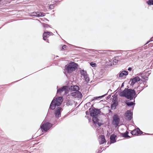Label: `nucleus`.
I'll return each instance as SVG.
<instances>
[{"label": "nucleus", "mask_w": 153, "mask_h": 153, "mask_svg": "<svg viewBox=\"0 0 153 153\" xmlns=\"http://www.w3.org/2000/svg\"><path fill=\"white\" fill-rule=\"evenodd\" d=\"M135 94V91L134 90L125 89L123 91L120 92L119 95L121 97H124L131 100L133 99Z\"/></svg>", "instance_id": "f257e3e1"}, {"label": "nucleus", "mask_w": 153, "mask_h": 153, "mask_svg": "<svg viewBox=\"0 0 153 153\" xmlns=\"http://www.w3.org/2000/svg\"><path fill=\"white\" fill-rule=\"evenodd\" d=\"M63 101L62 98V97H59L56 100L54 99L52 101L51 103L50 106V108L53 110L54 109L56 106L59 105L62 103Z\"/></svg>", "instance_id": "f03ea898"}, {"label": "nucleus", "mask_w": 153, "mask_h": 153, "mask_svg": "<svg viewBox=\"0 0 153 153\" xmlns=\"http://www.w3.org/2000/svg\"><path fill=\"white\" fill-rule=\"evenodd\" d=\"M78 66L77 64L74 62H71L68 65L65 66V69L68 73H71L74 71Z\"/></svg>", "instance_id": "7ed1b4c3"}, {"label": "nucleus", "mask_w": 153, "mask_h": 153, "mask_svg": "<svg viewBox=\"0 0 153 153\" xmlns=\"http://www.w3.org/2000/svg\"><path fill=\"white\" fill-rule=\"evenodd\" d=\"M69 88L68 87L65 86L57 90V93L62 95L67 94L69 91Z\"/></svg>", "instance_id": "20e7f679"}, {"label": "nucleus", "mask_w": 153, "mask_h": 153, "mask_svg": "<svg viewBox=\"0 0 153 153\" xmlns=\"http://www.w3.org/2000/svg\"><path fill=\"white\" fill-rule=\"evenodd\" d=\"M91 115L92 116H95L97 115L100 113L99 109H96L94 108L89 109Z\"/></svg>", "instance_id": "39448f33"}, {"label": "nucleus", "mask_w": 153, "mask_h": 153, "mask_svg": "<svg viewBox=\"0 0 153 153\" xmlns=\"http://www.w3.org/2000/svg\"><path fill=\"white\" fill-rule=\"evenodd\" d=\"M52 125L51 124L49 123H46L45 124H43L41 126V128L43 129L44 131H46L48 130L51 127Z\"/></svg>", "instance_id": "423d86ee"}, {"label": "nucleus", "mask_w": 153, "mask_h": 153, "mask_svg": "<svg viewBox=\"0 0 153 153\" xmlns=\"http://www.w3.org/2000/svg\"><path fill=\"white\" fill-rule=\"evenodd\" d=\"M120 121V119L119 116L116 114L114 115L113 117V123L114 125H116V126H118L119 123Z\"/></svg>", "instance_id": "0eeeda50"}, {"label": "nucleus", "mask_w": 153, "mask_h": 153, "mask_svg": "<svg viewBox=\"0 0 153 153\" xmlns=\"http://www.w3.org/2000/svg\"><path fill=\"white\" fill-rule=\"evenodd\" d=\"M71 96L75 98H81L82 97V94L79 91H76L72 92L71 94Z\"/></svg>", "instance_id": "6e6552de"}, {"label": "nucleus", "mask_w": 153, "mask_h": 153, "mask_svg": "<svg viewBox=\"0 0 153 153\" xmlns=\"http://www.w3.org/2000/svg\"><path fill=\"white\" fill-rule=\"evenodd\" d=\"M92 120L95 125H98L99 127L100 126L101 124L99 122V120L97 117L93 116L92 118Z\"/></svg>", "instance_id": "1a4fd4ad"}, {"label": "nucleus", "mask_w": 153, "mask_h": 153, "mask_svg": "<svg viewBox=\"0 0 153 153\" xmlns=\"http://www.w3.org/2000/svg\"><path fill=\"white\" fill-rule=\"evenodd\" d=\"M132 114L130 111H128L125 114L126 118L128 120H130L132 117Z\"/></svg>", "instance_id": "9d476101"}, {"label": "nucleus", "mask_w": 153, "mask_h": 153, "mask_svg": "<svg viewBox=\"0 0 153 153\" xmlns=\"http://www.w3.org/2000/svg\"><path fill=\"white\" fill-rule=\"evenodd\" d=\"M140 80V79L138 76H137L133 78L130 81V82H131V85H133L136 82L139 81Z\"/></svg>", "instance_id": "9b49d317"}, {"label": "nucleus", "mask_w": 153, "mask_h": 153, "mask_svg": "<svg viewBox=\"0 0 153 153\" xmlns=\"http://www.w3.org/2000/svg\"><path fill=\"white\" fill-rule=\"evenodd\" d=\"M33 16L38 17L43 16L45 15V13L40 12H34L33 13Z\"/></svg>", "instance_id": "f8f14e48"}, {"label": "nucleus", "mask_w": 153, "mask_h": 153, "mask_svg": "<svg viewBox=\"0 0 153 153\" xmlns=\"http://www.w3.org/2000/svg\"><path fill=\"white\" fill-rule=\"evenodd\" d=\"M99 141L100 144H103L105 141V136L103 135H101L99 138Z\"/></svg>", "instance_id": "ddd939ff"}, {"label": "nucleus", "mask_w": 153, "mask_h": 153, "mask_svg": "<svg viewBox=\"0 0 153 153\" xmlns=\"http://www.w3.org/2000/svg\"><path fill=\"white\" fill-rule=\"evenodd\" d=\"M61 108L60 107H58L56 109L55 114L56 117H58L60 114L61 111Z\"/></svg>", "instance_id": "4468645a"}, {"label": "nucleus", "mask_w": 153, "mask_h": 153, "mask_svg": "<svg viewBox=\"0 0 153 153\" xmlns=\"http://www.w3.org/2000/svg\"><path fill=\"white\" fill-rule=\"evenodd\" d=\"M53 34V33H50L49 32H44L43 35V37L44 40H45V37L46 38L48 37L49 36L52 35Z\"/></svg>", "instance_id": "2eb2a0df"}, {"label": "nucleus", "mask_w": 153, "mask_h": 153, "mask_svg": "<svg viewBox=\"0 0 153 153\" xmlns=\"http://www.w3.org/2000/svg\"><path fill=\"white\" fill-rule=\"evenodd\" d=\"M139 131H140V130L139 128H137L136 129L131 131V134L133 135H137L140 134Z\"/></svg>", "instance_id": "dca6fc26"}, {"label": "nucleus", "mask_w": 153, "mask_h": 153, "mask_svg": "<svg viewBox=\"0 0 153 153\" xmlns=\"http://www.w3.org/2000/svg\"><path fill=\"white\" fill-rule=\"evenodd\" d=\"M79 88L78 86L77 85H74L73 86H71V91H78L79 90Z\"/></svg>", "instance_id": "f3484780"}, {"label": "nucleus", "mask_w": 153, "mask_h": 153, "mask_svg": "<svg viewBox=\"0 0 153 153\" xmlns=\"http://www.w3.org/2000/svg\"><path fill=\"white\" fill-rule=\"evenodd\" d=\"M128 72L126 71H123L120 74H119V77H122L124 75L126 76L128 74Z\"/></svg>", "instance_id": "a211bd4d"}, {"label": "nucleus", "mask_w": 153, "mask_h": 153, "mask_svg": "<svg viewBox=\"0 0 153 153\" xmlns=\"http://www.w3.org/2000/svg\"><path fill=\"white\" fill-rule=\"evenodd\" d=\"M115 135H112L110 136V140L112 143H114L115 142Z\"/></svg>", "instance_id": "6ab92c4d"}, {"label": "nucleus", "mask_w": 153, "mask_h": 153, "mask_svg": "<svg viewBox=\"0 0 153 153\" xmlns=\"http://www.w3.org/2000/svg\"><path fill=\"white\" fill-rule=\"evenodd\" d=\"M118 105V102H114L113 104H111V108L112 109H115L116 106Z\"/></svg>", "instance_id": "aec40b11"}, {"label": "nucleus", "mask_w": 153, "mask_h": 153, "mask_svg": "<svg viewBox=\"0 0 153 153\" xmlns=\"http://www.w3.org/2000/svg\"><path fill=\"white\" fill-rule=\"evenodd\" d=\"M80 73L84 77H86L88 75L86 72L84 70H81L80 71Z\"/></svg>", "instance_id": "412c9836"}, {"label": "nucleus", "mask_w": 153, "mask_h": 153, "mask_svg": "<svg viewBox=\"0 0 153 153\" xmlns=\"http://www.w3.org/2000/svg\"><path fill=\"white\" fill-rule=\"evenodd\" d=\"M128 132L126 131V132L123 134V137L126 138H128L130 137V136L128 135Z\"/></svg>", "instance_id": "4be33fe9"}, {"label": "nucleus", "mask_w": 153, "mask_h": 153, "mask_svg": "<svg viewBox=\"0 0 153 153\" xmlns=\"http://www.w3.org/2000/svg\"><path fill=\"white\" fill-rule=\"evenodd\" d=\"M119 59H118V57H115V59H114L113 62L114 64H116V63H118V62Z\"/></svg>", "instance_id": "5701e85b"}, {"label": "nucleus", "mask_w": 153, "mask_h": 153, "mask_svg": "<svg viewBox=\"0 0 153 153\" xmlns=\"http://www.w3.org/2000/svg\"><path fill=\"white\" fill-rule=\"evenodd\" d=\"M105 95H103L102 96H99V97H94L93 99H92V101H93L94 100H97V99L98 98L102 97H104L105 96Z\"/></svg>", "instance_id": "b1692460"}, {"label": "nucleus", "mask_w": 153, "mask_h": 153, "mask_svg": "<svg viewBox=\"0 0 153 153\" xmlns=\"http://www.w3.org/2000/svg\"><path fill=\"white\" fill-rule=\"evenodd\" d=\"M126 103L128 106H131L134 104L132 102H129L127 101L126 102Z\"/></svg>", "instance_id": "393cba45"}, {"label": "nucleus", "mask_w": 153, "mask_h": 153, "mask_svg": "<svg viewBox=\"0 0 153 153\" xmlns=\"http://www.w3.org/2000/svg\"><path fill=\"white\" fill-rule=\"evenodd\" d=\"M147 2L149 5H153V0H149Z\"/></svg>", "instance_id": "a878e982"}, {"label": "nucleus", "mask_w": 153, "mask_h": 153, "mask_svg": "<svg viewBox=\"0 0 153 153\" xmlns=\"http://www.w3.org/2000/svg\"><path fill=\"white\" fill-rule=\"evenodd\" d=\"M85 80L86 82H88L89 81V78L88 77V76L87 75L86 77H84Z\"/></svg>", "instance_id": "bb28decb"}, {"label": "nucleus", "mask_w": 153, "mask_h": 153, "mask_svg": "<svg viewBox=\"0 0 153 153\" xmlns=\"http://www.w3.org/2000/svg\"><path fill=\"white\" fill-rule=\"evenodd\" d=\"M90 65L93 67H94L96 65V63L93 62H91L90 63Z\"/></svg>", "instance_id": "cd10ccee"}, {"label": "nucleus", "mask_w": 153, "mask_h": 153, "mask_svg": "<svg viewBox=\"0 0 153 153\" xmlns=\"http://www.w3.org/2000/svg\"><path fill=\"white\" fill-rule=\"evenodd\" d=\"M66 46L65 45H64L62 47V49L63 50H65L66 48Z\"/></svg>", "instance_id": "c85d7f7f"}, {"label": "nucleus", "mask_w": 153, "mask_h": 153, "mask_svg": "<svg viewBox=\"0 0 153 153\" xmlns=\"http://www.w3.org/2000/svg\"><path fill=\"white\" fill-rule=\"evenodd\" d=\"M152 41H153V37L151 38L149 41L147 42L146 44Z\"/></svg>", "instance_id": "c756f323"}, {"label": "nucleus", "mask_w": 153, "mask_h": 153, "mask_svg": "<svg viewBox=\"0 0 153 153\" xmlns=\"http://www.w3.org/2000/svg\"><path fill=\"white\" fill-rule=\"evenodd\" d=\"M131 68H128V71H131Z\"/></svg>", "instance_id": "7c9ffc66"}, {"label": "nucleus", "mask_w": 153, "mask_h": 153, "mask_svg": "<svg viewBox=\"0 0 153 153\" xmlns=\"http://www.w3.org/2000/svg\"><path fill=\"white\" fill-rule=\"evenodd\" d=\"M140 132L141 133H142V131H140Z\"/></svg>", "instance_id": "2f4dec72"}, {"label": "nucleus", "mask_w": 153, "mask_h": 153, "mask_svg": "<svg viewBox=\"0 0 153 153\" xmlns=\"http://www.w3.org/2000/svg\"><path fill=\"white\" fill-rule=\"evenodd\" d=\"M51 5L50 6V7H51Z\"/></svg>", "instance_id": "473e14b6"}, {"label": "nucleus", "mask_w": 153, "mask_h": 153, "mask_svg": "<svg viewBox=\"0 0 153 153\" xmlns=\"http://www.w3.org/2000/svg\"><path fill=\"white\" fill-rule=\"evenodd\" d=\"M1 0H0V1H1Z\"/></svg>", "instance_id": "72a5a7b5"}]
</instances>
